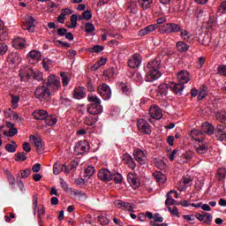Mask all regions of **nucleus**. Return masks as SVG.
Here are the masks:
<instances>
[{"label": "nucleus", "instance_id": "f257e3e1", "mask_svg": "<svg viewBox=\"0 0 226 226\" xmlns=\"http://www.w3.org/2000/svg\"><path fill=\"white\" fill-rule=\"evenodd\" d=\"M160 64V57H155L154 60L148 62L147 67L145 68V72L147 73L145 77L146 82H154V80H158V79L162 77V72L159 71Z\"/></svg>", "mask_w": 226, "mask_h": 226}, {"label": "nucleus", "instance_id": "f03ea898", "mask_svg": "<svg viewBox=\"0 0 226 226\" xmlns=\"http://www.w3.org/2000/svg\"><path fill=\"white\" fill-rule=\"evenodd\" d=\"M178 83H170V89L174 93V94H178L181 96L183 94V90L185 89V84H188L190 80V73L188 71H180L177 74Z\"/></svg>", "mask_w": 226, "mask_h": 226}, {"label": "nucleus", "instance_id": "7ed1b4c3", "mask_svg": "<svg viewBox=\"0 0 226 226\" xmlns=\"http://www.w3.org/2000/svg\"><path fill=\"white\" fill-rule=\"evenodd\" d=\"M34 94L35 98L41 102H49V100H50V90L45 86L37 87Z\"/></svg>", "mask_w": 226, "mask_h": 226}, {"label": "nucleus", "instance_id": "20e7f679", "mask_svg": "<svg viewBox=\"0 0 226 226\" xmlns=\"http://www.w3.org/2000/svg\"><path fill=\"white\" fill-rule=\"evenodd\" d=\"M160 31L162 34H172L179 33L181 26L177 23H167L161 26Z\"/></svg>", "mask_w": 226, "mask_h": 226}, {"label": "nucleus", "instance_id": "39448f33", "mask_svg": "<svg viewBox=\"0 0 226 226\" xmlns=\"http://www.w3.org/2000/svg\"><path fill=\"white\" fill-rule=\"evenodd\" d=\"M97 92L100 96H102L104 100H110L112 96V90L110 89V87L107 85V83H102L98 86Z\"/></svg>", "mask_w": 226, "mask_h": 226}, {"label": "nucleus", "instance_id": "423d86ee", "mask_svg": "<svg viewBox=\"0 0 226 226\" xmlns=\"http://www.w3.org/2000/svg\"><path fill=\"white\" fill-rule=\"evenodd\" d=\"M48 87H51L53 91H59L61 87V79L56 75L50 74L48 77V81L46 82Z\"/></svg>", "mask_w": 226, "mask_h": 226}, {"label": "nucleus", "instance_id": "0eeeda50", "mask_svg": "<svg viewBox=\"0 0 226 226\" xmlns=\"http://www.w3.org/2000/svg\"><path fill=\"white\" fill-rule=\"evenodd\" d=\"M89 149V142H87V140H80L76 143L74 147V153H76V154H84V153H88Z\"/></svg>", "mask_w": 226, "mask_h": 226}, {"label": "nucleus", "instance_id": "6e6552de", "mask_svg": "<svg viewBox=\"0 0 226 226\" xmlns=\"http://www.w3.org/2000/svg\"><path fill=\"white\" fill-rule=\"evenodd\" d=\"M133 156L135 161L138 162L139 165H146V162H147V156L146 155V153L140 148H136L133 151Z\"/></svg>", "mask_w": 226, "mask_h": 226}, {"label": "nucleus", "instance_id": "1a4fd4ad", "mask_svg": "<svg viewBox=\"0 0 226 226\" xmlns=\"http://www.w3.org/2000/svg\"><path fill=\"white\" fill-rule=\"evenodd\" d=\"M138 130H139V132H141V133H144L145 135H151L153 132L151 130V125H149V123L142 118L138 121Z\"/></svg>", "mask_w": 226, "mask_h": 226}, {"label": "nucleus", "instance_id": "9d476101", "mask_svg": "<svg viewBox=\"0 0 226 226\" xmlns=\"http://www.w3.org/2000/svg\"><path fill=\"white\" fill-rule=\"evenodd\" d=\"M142 63V56L136 53L133 55V56H131L128 61H127V64L129 66V68H139L140 66Z\"/></svg>", "mask_w": 226, "mask_h": 226}, {"label": "nucleus", "instance_id": "9b49d317", "mask_svg": "<svg viewBox=\"0 0 226 226\" xmlns=\"http://www.w3.org/2000/svg\"><path fill=\"white\" fill-rule=\"evenodd\" d=\"M31 139L37 149L38 154H41V153L45 151V142H43V139L41 138H38L34 135H32Z\"/></svg>", "mask_w": 226, "mask_h": 226}, {"label": "nucleus", "instance_id": "f8f14e48", "mask_svg": "<svg viewBox=\"0 0 226 226\" xmlns=\"http://www.w3.org/2000/svg\"><path fill=\"white\" fill-rule=\"evenodd\" d=\"M214 132L215 133V137L217 140H226V126L219 124L215 129H214Z\"/></svg>", "mask_w": 226, "mask_h": 226}, {"label": "nucleus", "instance_id": "ddd939ff", "mask_svg": "<svg viewBox=\"0 0 226 226\" xmlns=\"http://www.w3.org/2000/svg\"><path fill=\"white\" fill-rule=\"evenodd\" d=\"M127 181L132 188L137 189L140 186V180L139 179V175L136 173H129L127 175Z\"/></svg>", "mask_w": 226, "mask_h": 226}, {"label": "nucleus", "instance_id": "4468645a", "mask_svg": "<svg viewBox=\"0 0 226 226\" xmlns=\"http://www.w3.org/2000/svg\"><path fill=\"white\" fill-rule=\"evenodd\" d=\"M41 58V53L38 50H32L27 54V59L30 64H36L38 61Z\"/></svg>", "mask_w": 226, "mask_h": 226}, {"label": "nucleus", "instance_id": "2eb2a0df", "mask_svg": "<svg viewBox=\"0 0 226 226\" xmlns=\"http://www.w3.org/2000/svg\"><path fill=\"white\" fill-rule=\"evenodd\" d=\"M34 18L30 16L25 19V23L23 24V29L28 31L29 33H34Z\"/></svg>", "mask_w": 226, "mask_h": 226}, {"label": "nucleus", "instance_id": "dca6fc26", "mask_svg": "<svg viewBox=\"0 0 226 226\" xmlns=\"http://www.w3.org/2000/svg\"><path fill=\"white\" fill-rule=\"evenodd\" d=\"M87 112L92 114V116H98V114L103 112V107H102V104H90L88 105Z\"/></svg>", "mask_w": 226, "mask_h": 226}, {"label": "nucleus", "instance_id": "f3484780", "mask_svg": "<svg viewBox=\"0 0 226 226\" xmlns=\"http://www.w3.org/2000/svg\"><path fill=\"white\" fill-rule=\"evenodd\" d=\"M32 115L37 121H45L49 116V112L45 109H36L32 113Z\"/></svg>", "mask_w": 226, "mask_h": 226}, {"label": "nucleus", "instance_id": "a211bd4d", "mask_svg": "<svg viewBox=\"0 0 226 226\" xmlns=\"http://www.w3.org/2000/svg\"><path fill=\"white\" fill-rule=\"evenodd\" d=\"M112 173L107 169H101L98 172V177L101 181L109 182L110 181Z\"/></svg>", "mask_w": 226, "mask_h": 226}, {"label": "nucleus", "instance_id": "6ab92c4d", "mask_svg": "<svg viewBox=\"0 0 226 226\" xmlns=\"http://www.w3.org/2000/svg\"><path fill=\"white\" fill-rule=\"evenodd\" d=\"M149 114L153 119L160 120L163 117V115L162 114V109H160L158 106L150 108Z\"/></svg>", "mask_w": 226, "mask_h": 226}, {"label": "nucleus", "instance_id": "aec40b11", "mask_svg": "<svg viewBox=\"0 0 226 226\" xmlns=\"http://www.w3.org/2000/svg\"><path fill=\"white\" fill-rule=\"evenodd\" d=\"M158 25H150L146 26L145 28L138 31V36H146V34H149V33H153V31H156Z\"/></svg>", "mask_w": 226, "mask_h": 226}, {"label": "nucleus", "instance_id": "412c9836", "mask_svg": "<svg viewBox=\"0 0 226 226\" xmlns=\"http://www.w3.org/2000/svg\"><path fill=\"white\" fill-rule=\"evenodd\" d=\"M201 133H207V135H213V133H215V127L208 122H205L201 125Z\"/></svg>", "mask_w": 226, "mask_h": 226}, {"label": "nucleus", "instance_id": "4be33fe9", "mask_svg": "<svg viewBox=\"0 0 226 226\" xmlns=\"http://www.w3.org/2000/svg\"><path fill=\"white\" fill-rule=\"evenodd\" d=\"M73 96L75 100H82V98H86V88L82 87H76L73 91Z\"/></svg>", "mask_w": 226, "mask_h": 226}, {"label": "nucleus", "instance_id": "5701e85b", "mask_svg": "<svg viewBox=\"0 0 226 226\" xmlns=\"http://www.w3.org/2000/svg\"><path fill=\"white\" fill-rule=\"evenodd\" d=\"M169 89H170V84H162L158 87L156 90L157 96H167L169 93Z\"/></svg>", "mask_w": 226, "mask_h": 226}, {"label": "nucleus", "instance_id": "b1692460", "mask_svg": "<svg viewBox=\"0 0 226 226\" xmlns=\"http://www.w3.org/2000/svg\"><path fill=\"white\" fill-rule=\"evenodd\" d=\"M154 179L159 185H163L167 183V176L165 174L162 173V171H155L153 174Z\"/></svg>", "mask_w": 226, "mask_h": 226}, {"label": "nucleus", "instance_id": "393cba45", "mask_svg": "<svg viewBox=\"0 0 226 226\" xmlns=\"http://www.w3.org/2000/svg\"><path fill=\"white\" fill-rule=\"evenodd\" d=\"M177 52H180V54H183L185 52H188V49H190V45H188L186 42L183 41H179L176 44Z\"/></svg>", "mask_w": 226, "mask_h": 226}, {"label": "nucleus", "instance_id": "a878e982", "mask_svg": "<svg viewBox=\"0 0 226 226\" xmlns=\"http://www.w3.org/2000/svg\"><path fill=\"white\" fill-rule=\"evenodd\" d=\"M12 46L14 49H19V50L26 48V40L20 37L16 38L13 41Z\"/></svg>", "mask_w": 226, "mask_h": 226}, {"label": "nucleus", "instance_id": "bb28decb", "mask_svg": "<svg viewBox=\"0 0 226 226\" xmlns=\"http://www.w3.org/2000/svg\"><path fill=\"white\" fill-rule=\"evenodd\" d=\"M180 38H182V40H184V41H192V34L190 32H188L187 30L183 29L182 26H180Z\"/></svg>", "mask_w": 226, "mask_h": 226}, {"label": "nucleus", "instance_id": "cd10ccee", "mask_svg": "<svg viewBox=\"0 0 226 226\" xmlns=\"http://www.w3.org/2000/svg\"><path fill=\"white\" fill-rule=\"evenodd\" d=\"M209 151V146L207 143H201L196 147L198 154H206Z\"/></svg>", "mask_w": 226, "mask_h": 226}, {"label": "nucleus", "instance_id": "c85d7f7f", "mask_svg": "<svg viewBox=\"0 0 226 226\" xmlns=\"http://www.w3.org/2000/svg\"><path fill=\"white\" fill-rule=\"evenodd\" d=\"M98 119H100V117H86L85 118V124H87V126H94V124H96V123H98Z\"/></svg>", "mask_w": 226, "mask_h": 226}, {"label": "nucleus", "instance_id": "c756f323", "mask_svg": "<svg viewBox=\"0 0 226 226\" xmlns=\"http://www.w3.org/2000/svg\"><path fill=\"white\" fill-rule=\"evenodd\" d=\"M207 96V87L206 85H202L200 87V92L198 94V100L200 102V100H204Z\"/></svg>", "mask_w": 226, "mask_h": 226}, {"label": "nucleus", "instance_id": "7c9ffc66", "mask_svg": "<svg viewBox=\"0 0 226 226\" xmlns=\"http://www.w3.org/2000/svg\"><path fill=\"white\" fill-rule=\"evenodd\" d=\"M110 181H114L116 185H121L123 183V176L118 172L111 173Z\"/></svg>", "mask_w": 226, "mask_h": 226}, {"label": "nucleus", "instance_id": "2f4dec72", "mask_svg": "<svg viewBox=\"0 0 226 226\" xmlns=\"http://www.w3.org/2000/svg\"><path fill=\"white\" fill-rule=\"evenodd\" d=\"M166 200H165V205L166 206H180L179 201H177L172 198V195L170 193L166 194Z\"/></svg>", "mask_w": 226, "mask_h": 226}, {"label": "nucleus", "instance_id": "473e14b6", "mask_svg": "<svg viewBox=\"0 0 226 226\" xmlns=\"http://www.w3.org/2000/svg\"><path fill=\"white\" fill-rule=\"evenodd\" d=\"M138 3L142 10H149L153 4V0H138Z\"/></svg>", "mask_w": 226, "mask_h": 226}, {"label": "nucleus", "instance_id": "72a5a7b5", "mask_svg": "<svg viewBox=\"0 0 226 226\" xmlns=\"http://www.w3.org/2000/svg\"><path fill=\"white\" fill-rule=\"evenodd\" d=\"M88 102H90L92 105H102V100H100L94 94H88Z\"/></svg>", "mask_w": 226, "mask_h": 226}, {"label": "nucleus", "instance_id": "f704fd0d", "mask_svg": "<svg viewBox=\"0 0 226 226\" xmlns=\"http://www.w3.org/2000/svg\"><path fill=\"white\" fill-rule=\"evenodd\" d=\"M33 79L34 80H37L38 82H40L41 80H42L43 82H47V79H43V73H41V72L40 71H34Z\"/></svg>", "mask_w": 226, "mask_h": 226}, {"label": "nucleus", "instance_id": "c9c22d12", "mask_svg": "<svg viewBox=\"0 0 226 226\" xmlns=\"http://www.w3.org/2000/svg\"><path fill=\"white\" fill-rule=\"evenodd\" d=\"M33 73H34V70L33 68H30L29 71H26L24 72V75L20 76L21 80H31V79H33Z\"/></svg>", "mask_w": 226, "mask_h": 226}, {"label": "nucleus", "instance_id": "e433bc0d", "mask_svg": "<svg viewBox=\"0 0 226 226\" xmlns=\"http://www.w3.org/2000/svg\"><path fill=\"white\" fill-rule=\"evenodd\" d=\"M215 117L218 121L223 124H226V111L217 112L215 114Z\"/></svg>", "mask_w": 226, "mask_h": 226}, {"label": "nucleus", "instance_id": "4c0bfd02", "mask_svg": "<svg viewBox=\"0 0 226 226\" xmlns=\"http://www.w3.org/2000/svg\"><path fill=\"white\" fill-rule=\"evenodd\" d=\"M44 121L46 126H56L57 124V118L56 117H47Z\"/></svg>", "mask_w": 226, "mask_h": 226}, {"label": "nucleus", "instance_id": "58836bf2", "mask_svg": "<svg viewBox=\"0 0 226 226\" xmlns=\"http://www.w3.org/2000/svg\"><path fill=\"white\" fill-rule=\"evenodd\" d=\"M104 47L102 45H95L92 48H88L87 51L88 52H93L95 54H100V52H103Z\"/></svg>", "mask_w": 226, "mask_h": 226}, {"label": "nucleus", "instance_id": "ea45409f", "mask_svg": "<svg viewBox=\"0 0 226 226\" xmlns=\"http://www.w3.org/2000/svg\"><path fill=\"white\" fill-rule=\"evenodd\" d=\"M5 151L8 153H15V151H17V143L15 141H11V144H7L5 146Z\"/></svg>", "mask_w": 226, "mask_h": 226}, {"label": "nucleus", "instance_id": "a19ab883", "mask_svg": "<svg viewBox=\"0 0 226 226\" xmlns=\"http://www.w3.org/2000/svg\"><path fill=\"white\" fill-rule=\"evenodd\" d=\"M9 59H11V63L15 64V63H20L21 59H20V55H19V53L17 52H13L10 55Z\"/></svg>", "mask_w": 226, "mask_h": 226}, {"label": "nucleus", "instance_id": "79ce46f5", "mask_svg": "<svg viewBox=\"0 0 226 226\" xmlns=\"http://www.w3.org/2000/svg\"><path fill=\"white\" fill-rule=\"evenodd\" d=\"M79 20V17L76 14H72L71 16V26H67L69 29H73L77 27V21Z\"/></svg>", "mask_w": 226, "mask_h": 226}, {"label": "nucleus", "instance_id": "37998d69", "mask_svg": "<svg viewBox=\"0 0 226 226\" xmlns=\"http://www.w3.org/2000/svg\"><path fill=\"white\" fill-rule=\"evenodd\" d=\"M95 172H96V170H94V167H93V166H88V167L85 170L84 177H91V176H93V174H94Z\"/></svg>", "mask_w": 226, "mask_h": 226}, {"label": "nucleus", "instance_id": "c03bdc74", "mask_svg": "<svg viewBox=\"0 0 226 226\" xmlns=\"http://www.w3.org/2000/svg\"><path fill=\"white\" fill-rule=\"evenodd\" d=\"M16 162H26L27 160V156L24 152L15 154Z\"/></svg>", "mask_w": 226, "mask_h": 226}, {"label": "nucleus", "instance_id": "a18cd8bd", "mask_svg": "<svg viewBox=\"0 0 226 226\" xmlns=\"http://www.w3.org/2000/svg\"><path fill=\"white\" fill-rule=\"evenodd\" d=\"M60 75L62 77V84L64 87H66V86L70 84V78H68V75L66 74V72H61Z\"/></svg>", "mask_w": 226, "mask_h": 226}, {"label": "nucleus", "instance_id": "49530a36", "mask_svg": "<svg viewBox=\"0 0 226 226\" xmlns=\"http://www.w3.org/2000/svg\"><path fill=\"white\" fill-rule=\"evenodd\" d=\"M94 29L95 27H94V25H93V23L88 22L85 24V31L88 34H91L94 31Z\"/></svg>", "mask_w": 226, "mask_h": 226}, {"label": "nucleus", "instance_id": "de8ad7c7", "mask_svg": "<svg viewBox=\"0 0 226 226\" xmlns=\"http://www.w3.org/2000/svg\"><path fill=\"white\" fill-rule=\"evenodd\" d=\"M8 52V44L5 42H0V56H4Z\"/></svg>", "mask_w": 226, "mask_h": 226}, {"label": "nucleus", "instance_id": "09e8293b", "mask_svg": "<svg viewBox=\"0 0 226 226\" xmlns=\"http://www.w3.org/2000/svg\"><path fill=\"white\" fill-rule=\"evenodd\" d=\"M97 220L102 225H109V219L105 215H99Z\"/></svg>", "mask_w": 226, "mask_h": 226}, {"label": "nucleus", "instance_id": "8fccbe9b", "mask_svg": "<svg viewBox=\"0 0 226 226\" xmlns=\"http://www.w3.org/2000/svg\"><path fill=\"white\" fill-rule=\"evenodd\" d=\"M217 73L218 75H222L226 77V65L225 64H221L217 67Z\"/></svg>", "mask_w": 226, "mask_h": 226}, {"label": "nucleus", "instance_id": "3c124183", "mask_svg": "<svg viewBox=\"0 0 226 226\" xmlns=\"http://www.w3.org/2000/svg\"><path fill=\"white\" fill-rule=\"evenodd\" d=\"M82 17L84 20H91V19H93V13L91 12V11L87 10L82 12Z\"/></svg>", "mask_w": 226, "mask_h": 226}, {"label": "nucleus", "instance_id": "603ef678", "mask_svg": "<svg viewBox=\"0 0 226 226\" xmlns=\"http://www.w3.org/2000/svg\"><path fill=\"white\" fill-rule=\"evenodd\" d=\"M122 209H125V211H129L130 213H133V206H132L128 202L123 201Z\"/></svg>", "mask_w": 226, "mask_h": 226}, {"label": "nucleus", "instance_id": "864d4df0", "mask_svg": "<svg viewBox=\"0 0 226 226\" xmlns=\"http://www.w3.org/2000/svg\"><path fill=\"white\" fill-rule=\"evenodd\" d=\"M9 127V137H14V135H17L19 133V130L15 128V124H11V126Z\"/></svg>", "mask_w": 226, "mask_h": 226}, {"label": "nucleus", "instance_id": "5fc2aeb1", "mask_svg": "<svg viewBox=\"0 0 226 226\" xmlns=\"http://www.w3.org/2000/svg\"><path fill=\"white\" fill-rule=\"evenodd\" d=\"M53 174L55 176L61 174V164H59L58 162H56L53 165Z\"/></svg>", "mask_w": 226, "mask_h": 226}, {"label": "nucleus", "instance_id": "6e6d98bb", "mask_svg": "<svg viewBox=\"0 0 226 226\" xmlns=\"http://www.w3.org/2000/svg\"><path fill=\"white\" fill-rule=\"evenodd\" d=\"M204 223L207 225H211V222H213V215L209 213H205V218L203 220Z\"/></svg>", "mask_w": 226, "mask_h": 226}, {"label": "nucleus", "instance_id": "4d7b16f0", "mask_svg": "<svg viewBox=\"0 0 226 226\" xmlns=\"http://www.w3.org/2000/svg\"><path fill=\"white\" fill-rule=\"evenodd\" d=\"M132 158L133 157H132V155H130V154H124L122 156V160H123L124 163H125V165H128Z\"/></svg>", "mask_w": 226, "mask_h": 226}, {"label": "nucleus", "instance_id": "13d9d810", "mask_svg": "<svg viewBox=\"0 0 226 226\" xmlns=\"http://www.w3.org/2000/svg\"><path fill=\"white\" fill-rule=\"evenodd\" d=\"M22 179L27 178L29 176H31V169H26L24 170L20 171Z\"/></svg>", "mask_w": 226, "mask_h": 226}, {"label": "nucleus", "instance_id": "bf43d9fd", "mask_svg": "<svg viewBox=\"0 0 226 226\" xmlns=\"http://www.w3.org/2000/svg\"><path fill=\"white\" fill-rule=\"evenodd\" d=\"M202 135H203L202 132H200V131H199L197 129H194V130L191 131V137L192 139H197V137H200Z\"/></svg>", "mask_w": 226, "mask_h": 226}, {"label": "nucleus", "instance_id": "052dcab7", "mask_svg": "<svg viewBox=\"0 0 226 226\" xmlns=\"http://www.w3.org/2000/svg\"><path fill=\"white\" fill-rule=\"evenodd\" d=\"M77 167H79V162H77V161H72L70 164L67 166V169L69 170V172H70L71 170H75Z\"/></svg>", "mask_w": 226, "mask_h": 226}, {"label": "nucleus", "instance_id": "680f3d73", "mask_svg": "<svg viewBox=\"0 0 226 226\" xmlns=\"http://www.w3.org/2000/svg\"><path fill=\"white\" fill-rule=\"evenodd\" d=\"M49 64H52V61H50L49 58H45L42 61V67L44 68V70H49L50 69Z\"/></svg>", "mask_w": 226, "mask_h": 226}, {"label": "nucleus", "instance_id": "e2e57ef3", "mask_svg": "<svg viewBox=\"0 0 226 226\" xmlns=\"http://www.w3.org/2000/svg\"><path fill=\"white\" fill-rule=\"evenodd\" d=\"M72 193L73 195H78L79 197H81V199H86V193H84V192L82 191H79L77 189H74L72 191Z\"/></svg>", "mask_w": 226, "mask_h": 226}, {"label": "nucleus", "instance_id": "0e129e2a", "mask_svg": "<svg viewBox=\"0 0 226 226\" xmlns=\"http://www.w3.org/2000/svg\"><path fill=\"white\" fill-rule=\"evenodd\" d=\"M128 8H130L131 11L132 13H137V2H132L129 5Z\"/></svg>", "mask_w": 226, "mask_h": 226}, {"label": "nucleus", "instance_id": "69168bd1", "mask_svg": "<svg viewBox=\"0 0 226 226\" xmlns=\"http://www.w3.org/2000/svg\"><path fill=\"white\" fill-rule=\"evenodd\" d=\"M219 12L220 13H226V1L222 2L219 5Z\"/></svg>", "mask_w": 226, "mask_h": 226}, {"label": "nucleus", "instance_id": "338daca9", "mask_svg": "<svg viewBox=\"0 0 226 226\" xmlns=\"http://www.w3.org/2000/svg\"><path fill=\"white\" fill-rule=\"evenodd\" d=\"M154 220L158 223L163 222V217H162V215H160L158 213L154 214Z\"/></svg>", "mask_w": 226, "mask_h": 226}, {"label": "nucleus", "instance_id": "774afa93", "mask_svg": "<svg viewBox=\"0 0 226 226\" xmlns=\"http://www.w3.org/2000/svg\"><path fill=\"white\" fill-rule=\"evenodd\" d=\"M192 181H193V179L191 177H185L183 178V183L187 186H192Z\"/></svg>", "mask_w": 226, "mask_h": 226}]
</instances>
